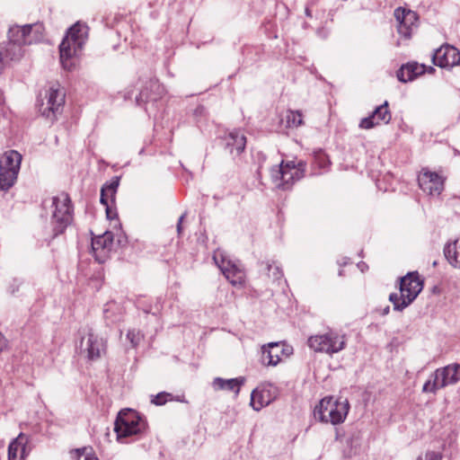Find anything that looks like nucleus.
I'll list each match as a JSON object with an SVG mask.
<instances>
[{"label": "nucleus", "instance_id": "nucleus-1", "mask_svg": "<svg viewBox=\"0 0 460 460\" xmlns=\"http://www.w3.org/2000/svg\"><path fill=\"white\" fill-rule=\"evenodd\" d=\"M423 288V280L418 272H409L400 279V295L392 293L389 301L395 311H402L410 305Z\"/></svg>", "mask_w": 460, "mask_h": 460}, {"label": "nucleus", "instance_id": "nucleus-2", "mask_svg": "<svg viewBox=\"0 0 460 460\" xmlns=\"http://www.w3.org/2000/svg\"><path fill=\"white\" fill-rule=\"evenodd\" d=\"M54 210L51 217L53 238L65 233L73 222V206L67 193L61 192L52 198Z\"/></svg>", "mask_w": 460, "mask_h": 460}, {"label": "nucleus", "instance_id": "nucleus-3", "mask_svg": "<svg viewBox=\"0 0 460 460\" xmlns=\"http://www.w3.org/2000/svg\"><path fill=\"white\" fill-rule=\"evenodd\" d=\"M349 403L347 399L334 400L333 397L322 399L314 409V416L322 422L333 425L342 423L349 412Z\"/></svg>", "mask_w": 460, "mask_h": 460}, {"label": "nucleus", "instance_id": "nucleus-4", "mask_svg": "<svg viewBox=\"0 0 460 460\" xmlns=\"http://www.w3.org/2000/svg\"><path fill=\"white\" fill-rule=\"evenodd\" d=\"M460 381V365L450 364L434 371L422 386L423 393L436 394L438 389L452 385Z\"/></svg>", "mask_w": 460, "mask_h": 460}, {"label": "nucleus", "instance_id": "nucleus-5", "mask_svg": "<svg viewBox=\"0 0 460 460\" xmlns=\"http://www.w3.org/2000/svg\"><path fill=\"white\" fill-rule=\"evenodd\" d=\"M307 344L315 352L332 355L344 349L346 336L333 331H329L323 334L310 336L307 340Z\"/></svg>", "mask_w": 460, "mask_h": 460}, {"label": "nucleus", "instance_id": "nucleus-6", "mask_svg": "<svg viewBox=\"0 0 460 460\" xmlns=\"http://www.w3.org/2000/svg\"><path fill=\"white\" fill-rule=\"evenodd\" d=\"M66 93L58 83H52L40 100L39 109L42 116L54 119L65 104Z\"/></svg>", "mask_w": 460, "mask_h": 460}, {"label": "nucleus", "instance_id": "nucleus-7", "mask_svg": "<svg viewBox=\"0 0 460 460\" xmlns=\"http://www.w3.org/2000/svg\"><path fill=\"white\" fill-rule=\"evenodd\" d=\"M144 427V422L136 411L122 410L115 420L114 431L119 438H127L139 433Z\"/></svg>", "mask_w": 460, "mask_h": 460}, {"label": "nucleus", "instance_id": "nucleus-8", "mask_svg": "<svg viewBox=\"0 0 460 460\" xmlns=\"http://www.w3.org/2000/svg\"><path fill=\"white\" fill-rule=\"evenodd\" d=\"M44 27L41 23L13 25L9 29L8 40L24 46L41 40Z\"/></svg>", "mask_w": 460, "mask_h": 460}, {"label": "nucleus", "instance_id": "nucleus-9", "mask_svg": "<svg viewBox=\"0 0 460 460\" xmlns=\"http://www.w3.org/2000/svg\"><path fill=\"white\" fill-rule=\"evenodd\" d=\"M213 259L226 279L233 286H242L245 281V272L234 261L227 259L221 252H216Z\"/></svg>", "mask_w": 460, "mask_h": 460}, {"label": "nucleus", "instance_id": "nucleus-10", "mask_svg": "<svg viewBox=\"0 0 460 460\" xmlns=\"http://www.w3.org/2000/svg\"><path fill=\"white\" fill-rule=\"evenodd\" d=\"M271 176L279 188L288 190L303 177V172L293 162L286 164L281 163L279 166L272 169Z\"/></svg>", "mask_w": 460, "mask_h": 460}, {"label": "nucleus", "instance_id": "nucleus-11", "mask_svg": "<svg viewBox=\"0 0 460 460\" xmlns=\"http://www.w3.org/2000/svg\"><path fill=\"white\" fill-rule=\"evenodd\" d=\"M444 178L436 172L423 168L419 176L420 188L430 196H439L444 190Z\"/></svg>", "mask_w": 460, "mask_h": 460}, {"label": "nucleus", "instance_id": "nucleus-12", "mask_svg": "<svg viewBox=\"0 0 460 460\" xmlns=\"http://www.w3.org/2000/svg\"><path fill=\"white\" fill-rule=\"evenodd\" d=\"M432 62L441 68H451L460 64V51L454 46L442 45L434 52Z\"/></svg>", "mask_w": 460, "mask_h": 460}, {"label": "nucleus", "instance_id": "nucleus-13", "mask_svg": "<svg viewBox=\"0 0 460 460\" xmlns=\"http://www.w3.org/2000/svg\"><path fill=\"white\" fill-rule=\"evenodd\" d=\"M277 395L276 386L271 384L261 385L252 392L250 404L258 411L273 402Z\"/></svg>", "mask_w": 460, "mask_h": 460}, {"label": "nucleus", "instance_id": "nucleus-14", "mask_svg": "<svg viewBox=\"0 0 460 460\" xmlns=\"http://www.w3.org/2000/svg\"><path fill=\"white\" fill-rule=\"evenodd\" d=\"M113 245V234L106 231L92 239V250L95 260L103 263L109 257Z\"/></svg>", "mask_w": 460, "mask_h": 460}, {"label": "nucleus", "instance_id": "nucleus-15", "mask_svg": "<svg viewBox=\"0 0 460 460\" xmlns=\"http://www.w3.org/2000/svg\"><path fill=\"white\" fill-rule=\"evenodd\" d=\"M394 17L398 22V33L406 39H410L413 29L416 28V13L398 7L394 10Z\"/></svg>", "mask_w": 460, "mask_h": 460}, {"label": "nucleus", "instance_id": "nucleus-16", "mask_svg": "<svg viewBox=\"0 0 460 460\" xmlns=\"http://www.w3.org/2000/svg\"><path fill=\"white\" fill-rule=\"evenodd\" d=\"M30 437L21 432L8 446V460H25L31 447Z\"/></svg>", "mask_w": 460, "mask_h": 460}, {"label": "nucleus", "instance_id": "nucleus-17", "mask_svg": "<svg viewBox=\"0 0 460 460\" xmlns=\"http://www.w3.org/2000/svg\"><path fill=\"white\" fill-rule=\"evenodd\" d=\"M82 349L86 351L89 359H97L105 351L106 343L92 329L87 332V337L81 341Z\"/></svg>", "mask_w": 460, "mask_h": 460}, {"label": "nucleus", "instance_id": "nucleus-18", "mask_svg": "<svg viewBox=\"0 0 460 460\" xmlns=\"http://www.w3.org/2000/svg\"><path fill=\"white\" fill-rule=\"evenodd\" d=\"M392 119L391 112L388 109V102L385 101L384 104L375 109L371 115L360 120L359 128L363 129H370L379 125L381 122L389 123Z\"/></svg>", "mask_w": 460, "mask_h": 460}, {"label": "nucleus", "instance_id": "nucleus-19", "mask_svg": "<svg viewBox=\"0 0 460 460\" xmlns=\"http://www.w3.org/2000/svg\"><path fill=\"white\" fill-rule=\"evenodd\" d=\"M282 342H270L261 347V363L264 366H277L281 361V356L286 353Z\"/></svg>", "mask_w": 460, "mask_h": 460}, {"label": "nucleus", "instance_id": "nucleus-20", "mask_svg": "<svg viewBox=\"0 0 460 460\" xmlns=\"http://www.w3.org/2000/svg\"><path fill=\"white\" fill-rule=\"evenodd\" d=\"M82 48L72 43V38L70 36L66 35L59 45L60 62L65 69H72V58Z\"/></svg>", "mask_w": 460, "mask_h": 460}, {"label": "nucleus", "instance_id": "nucleus-21", "mask_svg": "<svg viewBox=\"0 0 460 460\" xmlns=\"http://www.w3.org/2000/svg\"><path fill=\"white\" fill-rule=\"evenodd\" d=\"M426 73V66L417 62H410L402 65L397 72V78L402 83L414 80L419 75Z\"/></svg>", "mask_w": 460, "mask_h": 460}, {"label": "nucleus", "instance_id": "nucleus-22", "mask_svg": "<svg viewBox=\"0 0 460 460\" xmlns=\"http://www.w3.org/2000/svg\"><path fill=\"white\" fill-rule=\"evenodd\" d=\"M226 147L229 150L230 154L234 155H241L246 146V137L239 130H232L226 137Z\"/></svg>", "mask_w": 460, "mask_h": 460}, {"label": "nucleus", "instance_id": "nucleus-23", "mask_svg": "<svg viewBox=\"0 0 460 460\" xmlns=\"http://www.w3.org/2000/svg\"><path fill=\"white\" fill-rule=\"evenodd\" d=\"M244 383L243 377L224 379L221 377L214 378L212 386L216 391L226 390L234 392L236 395L239 394L241 386Z\"/></svg>", "mask_w": 460, "mask_h": 460}, {"label": "nucleus", "instance_id": "nucleus-24", "mask_svg": "<svg viewBox=\"0 0 460 460\" xmlns=\"http://www.w3.org/2000/svg\"><path fill=\"white\" fill-rule=\"evenodd\" d=\"M119 184V180L118 177H114L111 181L106 182L102 190H101V203L106 207V212L108 217H110V208H109V200L111 202L114 201L115 194L117 192V189Z\"/></svg>", "mask_w": 460, "mask_h": 460}, {"label": "nucleus", "instance_id": "nucleus-25", "mask_svg": "<svg viewBox=\"0 0 460 460\" xmlns=\"http://www.w3.org/2000/svg\"><path fill=\"white\" fill-rule=\"evenodd\" d=\"M21 162L22 155L15 150H10L5 152L0 158V167L7 171H15L16 173H19Z\"/></svg>", "mask_w": 460, "mask_h": 460}, {"label": "nucleus", "instance_id": "nucleus-26", "mask_svg": "<svg viewBox=\"0 0 460 460\" xmlns=\"http://www.w3.org/2000/svg\"><path fill=\"white\" fill-rule=\"evenodd\" d=\"M88 26L77 22L67 31L66 35L72 38V43L83 48L88 35Z\"/></svg>", "mask_w": 460, "mask_h": 460}, {"label": "nucleus", "instance_id": "nucleus-27", "mask_svg": "<svg viewBox=\"0 0 460 460\" xmlns=\"http://www.w3.org/2000/svg\"><path fill=\"white\" fill-rule=\"evenodd\" d=\"M22 47L23 46L16 44L15 42L8 40L5 47L1 49V50L4 52V57L5 58L6 62L22 58L23 55Z\"/></svg>", "mask_w": 460, "mask_h": 460}, {"label": "nucleus", "instance_id": "nucleus-28", "mask_svg": "<svg viewBox=\"0 0 460 460\" xmlns=\"http://www.w3.org/2000/svg\"><path fill=\"white\" fill-rule=\"evenodd\" d=\"M444 253L452 266L460 268V244H457V241L448 243L444 249Z\"/></svg>", "mask_w": 460, "mask_h": 460}, {"label": "nucleus", "instance_id": "nucleus-29", "mask_svg": "<svg viewBox=\"0 0 460 460\" xmlns=\"http://www.w3.org/2000/svg\"><path fill=\"white\" fill-rule=\"evenodd\" d=\"M18 173L15 171L0 167V190H7L14 184Z\"/></svg>", "mask_w": 460, "mask_h": 460}, {"label": "nucleus", "instance_id": "nucleus-30", "mask_svg": "<svg viewBox=\"0 0 460 460\" xmlns=\"http://www.w3.org/2000/svg\"><path fill=\"white\" fill-rule=\"evenodd\" d=\"M286 120L288 128H298L304 124L303 114L300 111H288Z\"/></svg>", "mask_w": 460, "mask_h": 460}, {"label": "nucleus", "instance_id": "nucleus-31", "mask_svg": "<svg viewBox=\"0 0 460 460\" xmlns=\"http://www.w3.org/2000/svg\"><path fill=\"white\" fill-rule=\"evenodd\" d=\"M266 269L268 270L269 278H272L274 280L279 279L282 277V272L279 266L275 263H266Z\"/></svg>", "mask_w": 460, "mask_h": 460}, {"label": "nucleus", "instance_id": "nucleus-32", "mask_svg": "<svg viewBox=\"0 0 460 460\" xmlns=\"http://www.w3.org/2000/svg\"><path fill=\"white\" fill-rule=\"evenodd\" d=\"M172 394L166 392H161L151 399V402L155 405H164L172 400Z\"/></svg>", "mask_w": 460, "mask_h": 460}, {"label": "nucleus", "instance_id": "nucleus-33", "mask_svg": "<svg viewBox=\"0 0 460 460\" xmlns=\"http://www.w3.org/2000/svg\"><path fill=\"white\" fill-rule=\"evenodd\" d=\"M157 96H153L151 93H149L147 92V90H142L140 93H139V95L137 96L136 98V102L138 105L141 104V102H148V101H156L157 100Z\"/></svg>", "mask_w": 460, "mask_h": 460}, {"label": "nucleus", "instance_id": "nucleus-34", "mask_svg": "<svg viewBox=\"0 0 460 460\" xmlns=\"http://www.w3.org/2000/svg\"><path fill=\"white\" fill-rule=\"evenodd\" d=\"M127 339L130 341L133 347H137L139 344L142 336L138 332L130 330L127 333Z\"/></svg>", "mask_w": 460, "mask_h": 460}, {"label": "nucleus", "instance_id": "nucleus-35", "mask_svg": "<svg viewBox=\"0 0 460 460\" xmlns=\"http://www.w3.org/2000/svg\"><path fill=\"white\" fill-rule=\"evenodd\" d=\"M417 460H422V456H419ZM425 460H441V455L434 451H428L425 455Z\"/></svg>", "mask_w": 460, "mask_h": 460}, {"label": "nucleus", "instance_id": "nucleus-36", "mask_svg": "<svg viewBox=\"0 0 460 460\" xmlns=\"http://www.w3.org/2000/svg\"><path fill=\"white\" fill-rule=\"evenodd\" d=\"M186 214H183L180 217L179 220H178V223H177V232L179 234H181V231H182V221H183V218L185 217Z\"/></svg>", "mask_w": 460, "mask_h": 460}, {"label": "nucleus", "instance_id": "nucleus-37", "mask_svg": "<svg viewBox=\"0 0 460 460\" xmlns=\"http://www.w3.org/2000/svg\"><path fill=\"white\" fill-rule=\"evenodd\" d=\"M149 86L150 88L153 90V89H155V90H159L160 89V84H158L157 81H155V80H150L149 81Z\"/></svg>", "mask_w": 460, "mask_h": 460}, {"label": "nucleus", "instance_id": "nucleus-38", "mask_svg": "<svg viewBox=\"0 0 460 460\" xmlns=\"http://www.w3.org/2000/svg\"><path fill=\"white\" fill-rule=\"evenodd\" d=\"M6 343H5V339L4 337L2 335V333H0V351H2L4 349V348L5 347Z\"/></svg>", "mask_w": 460, "mask_h": 460}, {"label": "nucleus", "instance_id": "nucleus-39", "mask_svg": "<svg viewBox=\"0 0 460 460\" xmlns=\"http://www.w3.org/2000/svg\"><path fill=\"white\" fill-rule=\"evenodd\" d=\"M85 449H86L85 447L75 449V453H76L77 456L80 457L81 456H83L85 452Z\"/></svg>", "mask_w": 460, "mask_h": 460}, {"label": "nucleus", "instance_id": "nucleus-40", "mask_svg": "<svg viewBox=\"0 0 460 460\" xmlns=\"http://www.w3.org/2000/svg\"><path fill=\"white\" fill-rule=\"evenodd\" d=\"M84 460H99L96 456L93 455H87L84 458Z\"/></svg>", "mask_w": 460, "mask_h": 460}, {"label": "nucleus", "instance_id": "nucleus-41", "mask_svg": "<svg viewBox=\"0 0 460 460\" xmlns=\"http://www.w3.org/2000/svg\"><path fill=\"white\" fill-rule=\"evenodd\" d=\"M426 72L428 73H434L435 72V68L432 67V66H429L428 68L426 67Z\"/></svg>", "mask_w": 460, "mask_h": 460}, {"label": "nucleus", "instance_id": "nucleus-42", "mask_svg": "<svg viewBox=\"0 0 460 460\" xmlns=\"http://www.w3.org/2000/svg\"><path fill=\"white\" fill-rule=\"evenodd\" d=\"M389 311H390L389 306H386V307L384 309V311H383V314H384V315L387 314L389 313Z\"/></svg>", "mask_w": 460, "mask_h": 460}]
</instances>
